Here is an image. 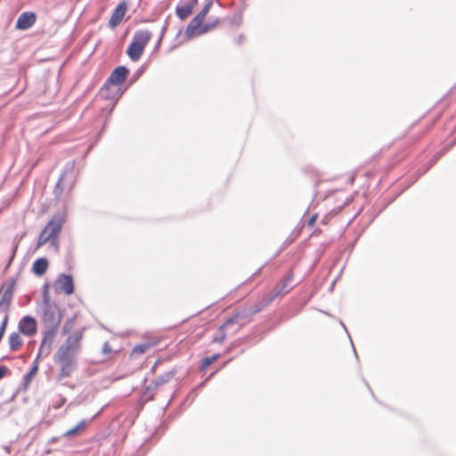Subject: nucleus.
<instances>
[{"label": "nucleus", "mask_w": 456, "mask_h": 456, "mask_svg": "<svg viewBox=\"0 0 456 456\" xmlns=\"http://www.w3.org/2000/svg\"><path fill=\"white\" fill-rule=\"evenodd\" d=\"M78 352L69 349L66 346H60L53 355V362L59 365L58 379L69 378L77 369Z\"/></svg>", "instance_id": "f257e3e1"}, {"label": "nucleus", "mask_w": 456, "mask_h": 456, "mask_svg": "<svg viewBox=\"0 0 456 456\" xmlns=\"http://www.w3.org/2000/svg\"><path fill=\"white\" fill-rule=\"evenodd\" d=\"M62 315L56 304H48L45 300V306H42L41 320L44 326L43 334L49 337H55L58 333Z\"/></svg>", "instance_id": "f03ea898"}, {"label": "nucleus", "mask_w": 456, "mask_h": 456, "mask_svg": "<svg viewBox=\"0 0 456 456\" xmlns=\"http://www.w3.org/2000/svg\"><path fill=\"white\" fill-rule=\"evenodd\" d=\"M151 37L152 34L148 29H139L134 32L126 51L132 61H137L141 58Z\"/></svg>", "instance_id": "7ed1b4c3"}, {"label": "nucleus", "mask_w": 456, "mask_h": 456, "mask_svg": "<svg viewBox=\"0 0 456 456\" xmlns=\"http://www.w3.org/2000/svg\"><path fill=\"white\" fill-rule=\"evenodd\" d=\"M129 75V69L126 66H118L116 67L102 86L100 90V94L104 99H114L116 94H111L110 89L111 86H118L122 85L127 78Z\"/></svg>", "instance_id": "20e7f679"}, {"label": "nucleus", "mask_w": 456, "mask_h": 456, "mask_svg": "<svg viewBox=\"0 0 456 456\" xmlns=\"http://www.w3.org/2000/svg\"><path fill=\"white\" fill-rule=\"evenodd\" d=\"M211 5L212 1H208L201 9V11L198 12L195 15V17L190 21L184 33L187 38H192L195 37V28L200 27V24L203 22L206 15L209 12Z\"/></svg>", "instance_id": "39448f33"}, {"label": "nucleus", "mask_w": 456, "mask_h": 456, "mask_svg": "<svg viewBox=\"0 0 456 456\" xmlns=\"http://www.w3.org/2000/svg\"><path fill=\"white\" fill-rule=\"evenodd\" d=\"M37 331V320L31 315L23 316L18 323V332L27 337H33Z\"/></svg>", "instance_id": "423d86ee"}, {"label": "nucleus", "mask_w": 456, "mask_h": 456, "mask_svg": "<svg viewBox=\"0 0 456 456\" xmlns=\"http://www.w3.org/2000/svg\"><path fill=\"white\" fill-rule=\"evenodd\" d=\"M55 288L59 291H62L65 295L69 296L74 293L75 285L71 274L60 273L55 281Z\"/></svg>", "instance_id": "0eeeda50"}, {"label": "nucleus", "mask_w": 456, "mask_h": 456, "mask_svg": "<svg viewBox=\"0 0 456 456\" xmlns=\"http://www.w3.org/2000/svg\"><path fill=\"white\" fill-rule=\"evenodd\" d=\"M294 273L291 270L288 271L284 278L279 282L273 290L272 291V296L275 298L279 296L285 295L290 291L293 286L290 285V282L293 281Z\"/></svg>", "instance_id": "6e6552de"}, {"label": "nucleus", "mask_w": 456, "mask_h": 456, "mask_svg": "<svg viewBox=\"0 0 456 456\" xmlns=\"http://www.w3.org/2000/svg\"><path fill=\"white\" fill-rule=\"evenodd\" d=\"M126 10H127V3L126 1L120 2L115 7V9L113 10V12L111 13V16L109 20V27L111 28L118 27L121 23V21L126 14Z\"/></svg>", "instance_id": "1a4fd4ad"}, {"label": "nucleus", "mask_w": 456, "mask_h": 456, "mask_svg": "<svg viewBox=\"0 0 456 456\" xmlns=\"http://www.w3.org/2000/svg\"><path fill=\"white\" fill-rule=\"evenodd\" d=\"M74 162H67L61 170V173L60 174L59 179L56 183V185L53 189V194L56 197H59L61 195L63 191V188L61 187V183L65 181V179L68 176L72 177L73 171H74Z\"/></svg>", "instance_id": "9d476101"}, {"label": "nucleus", "mask_w": 456, "mask_h": 456, "mask_svg": "<svg viewBox=\"0 0 456 456\" xmlns=\"http://www.w3.org/2000/svg\"><path fill=\"white\" fill-rule=\"evenodd\" d=\"M103 409H104V407L100 409L89 420L82 419L74 428L67 430L63 434V436H65V437L76 436L81 434L82 432H84L86 430L87 425L90 422H92L93 420H94L95 419H97L102 414Z\"/></svg>", "instance_id": "9b49d317"}, {"label": "nucleus", "mask_w": 456, "mask_h": 456, "mask_svg": "<svg viewBox=\"0 0 456 456\" xmlns=\"http://www.w3.org/2000/svg\"><path fill=\"white\" fill-rule=\"evenodd\" d=\"M175 373L176 370L173 369L172 370L158 376L149 386L146 387L144 395H147L150 391L157 389L159 387L168 383L175 377Z\"/></svg>", "instance_id": "f8f14e48"}, {"label": "nucleus", "mask_w": 456, "mask_h": 456, "mask_svg": "<svg viewBox=\"0 0 456 456\" xmlns=\"http://www.w3.org/2000/svg\"><path fill=\"white\" fill-rule=\"evenodd\" d=\"M198 0H181L175 8V13L181 20L186 19L197 4Z\"/></svg>", "instance_id": "ddd939ff"}, {"label": "nucleus", "mask_w": 456, "mask_h": 456, "mask_svg": "<svg viewBox=\"0 0 456 456\" xmlns=\"http://www.w3.org/2000/svg\"><path fill=\"white\" fill-rule=\"evenodd\" d=\"M37 20V16L32 12H24L17 19L15 28L19 30H26L32 27Z\"/></svg>", "instance_id": "4468645a"}, {"label": "nucleus", "mask_w": 456, "mask_h": 456, "mask_svg": "<svg viewBox=\"0 0 456 456\" xmlns=\"http://www.w3.org/2000/svg\"><path fill=\"white\" fill-rule=\"evenodd\" d=\"M64 219L62 216L56 215L54 216L47 224V225L45 227L44 230L46 231V232L53 239L55 240L57 235L61 230V227L63 225Z\"/></svg>", "instance_id": "2eb2a0df"}, {"label": "nucleus", "mask_w": 456, "mask_h": 456, "mask_svg": "<svg viewBox=\"0 0 456 456\" xmlns=\"http://www.w3.org/2000/svg\"><path fill=\"white\" fill-rule=\"evenodd\" d=\"M54 338L55 337H49L43 334V339L38 349L37 358L47 357L50 354Z\"/></svg>", "instance_id": "dca6fc26"}, {"label": "nucleus", "mask_w": 456, "mask_h": 456, "mask_svg": "<svg viewBox=\"0 0 456 456\" xmlns=\"http://www.w3.org/2000/svg\"><path fill=\"white\" fill-rule=\"evenodd\" d=\"M82 338L81 332H75L72 335H69L66 340L61 346H66L69 349L78 352L80 348V340Z\"/></svg>", "instance_id": "f3484780"}, {"label": "nucleus", "mask_w": 456, "mask_h": 456, "mask_svg": "<svg viewBox=\"0 0 456 456\" xmlns=\"http://www.w3.org/2000/svg\"><path fill=\"white\" fill-rule=\"evenodd\" d=\"M48 260L46 257L37 258L32 265V272L37 276H42L48 268Z\"/></svg>", "instance_id": "a211bd4d"}, {"label": "nucleus", "mask_w": 456, "mask_h": 456, "mask_svg": "<svg viewBox=\"0 0 456 456\" xmlns=\"http://www.w3.org/2000/svg\"><path fill=\"white\" fill-rule=\"evenodd\" d=\"M234 318L237 319V324L239 327H242L251 321L252 314L248 308H244L234 314Z\"/></svg>", "instance_id": "6ab92c4d"}, {"label": "nucleus", "mask_w": 456, "mask_h": 456, "mask_svg": "<svg viewBox=\"0 0 456 456\" xmlns=\"http://www.w3.org/2000/svg\"><path fill=\"white\" fill-rule=\"evenodd\" d=\"M15 283L16 280L14 278L10 279L8 287L4 290L3 297L1 298L3 304L11 305L13 297Z\"/></svg>", "instance_id": "aec40b11"}, {"label": "nucleus", "mask_w": 456, "mask_h": 456, "mask_svg": "<svg viewBox=\"0 0 456 456\" xmlns=\"http://www.w3.org/2000/svg\"><path fill=\"white\" fill-rule=\"evenodd\" d=\"M273 299L274 297L270 295L267 298H265L250 306L248 309L252 316L265 309Z\"/></svg>", "instance_id": "412c9836"}, {"label": "nucleus", "mask_w": 456, "mask_h": 456, "mask_svg": "<svg viewBox=\"0 0 456 456\" xmlns=\"http://www.w3.org/2000/svg\"><path fill=\"white\" fill-rule=\"evenodd\" d=\"M217 23H218V20L217 19H216L215 20H209V21H208L206 23H203V22L200 23V27L195 28V37L196 36L203 35V34L210 31L214 28H216Z\"/></svg>", "instance_id": "4be33fe9"}, {"label": "nucleus", "mask_w": 456, "mask_h": 456, "mask_svg": "<svg viewBox=\"0 0 456 456\" xmlns=\"http://www.w3.org/2000/svg\"><path fill=\"white\" fill-rule=\"evenodd\" d=\"M20 332H12L9 335V346L12 352L17 351L22 346V339L20 337Z\"/></svg>", "instance_id": "5701e85b"}, {"label": "nucleus", "mask_w": 456, "mask_h": 456, "mask_svg": "<svg viewBox=\"0 0 456 456\" xmlns=\"http://www.w3.org/2000/svg\"><path fill=\"white\" fill-rule=\"evenodd\" d=\"M37 371H38V367H37L36 364H32L29 370L28 371V373H26L23 376L22 385L25 389L29 386L31 380L37 375Z\"/></svg>", "instance_id": "b1692460"}, {"label": "nucleus", "mask_w": 456, "mask_h": 456, "mask_svg": "<svg viewBox=\"0 0 456 456\" xmlns=\"http://www.w3.org/2000/svg\"><path fill=\"white\" fill-rule=\"evenodd\" d=\"M220 357L219 354H214L211 356H208L202 359L200 369L205 370L208 368L215 361H216Z\"/></svg>", "instance_id": "393cba45"}, {"label": "nucleus", "mask_w": 456, "mask_h": 456, "mask_svg": "<svg viewBox=\"0 0 456 456\" xmlns=\"http://www.w3.org/2000/svg\"><path fill=\"white\" fill-rule=\"evenodd\" d=\"M55 240H53L47 232L45 230H43L38 237V240H37V248H40L42 247L43 245H45L47 241H51V242H53Z\"/></svg>", "instance_id": "a878e982"}, {"label": "nucleus", "mask_w": 456, "mask_h": 456, "mask_svg": "<svg viewBox=\"0 0 456 456\" xmlns=\"http://www.w3.org/2000/svg\"><path fill=\"white\" fill-rule=\"evenodd\" d=\"M433 166H434L433 163H431L429 161V162L426 163L425 165H423L421 167H419L416 171V176L412 180V183H415L419 177H421L424 174H426Z\"/></svg>", "instance_id": "bb28decb"}, {"label": "nucleus", "mask_w": 456, "mask_h": 456, "mask_svg": "<svg viewBox=\"0 0 456 456\" xmlns=\"http://www.w3.org/2000/svg\"><path fill=\"white\" fill-rule=\"evenodd\" d=\"M433 166H434L433 163H431L429 161V162L426 163L425 165H423L421 167H419L416 171V176L412 180V183H415L419 177H421L424 174H426Z\"/></svg>", "instance_id": "cd10ccee"}, {"label": "nucleus", "mask_w": 456, "mask_h": 456, "mask_svg": "<svg viewBox=\"0 0 456 456\" xmlns=\"http://www.w3.org/2000/svg\"><path fill=\"white\" fill-rule=\"evenodd\" d=\"M224 328H223L221 325L219 326L216 334L212 338L213 343H223L226 338V334L224 331Z\"/></svg>", "instance_id": "c85d7f7f"}, {"label": "nucleus", "mask_w": 456, "mask_h": 456, "mask_svg": "<svg viewBox=\"0 0 456 456\" xmlns=\"http://www.w3.org/2000/svg\"><path fill=\"white\" fill-rule=\"evenodd\" d=\"M150 346H151L150 344H147V343L138 344L133 348L132 355L135 356V355L142 354L150 348Z\"/></svg>", "instance_id": "c756f323"}, {"label": "nucleus", "mask_w": 456, "mask_h": 456, "mask_svg": "<svg viewBox=\"0 0 456 456\" xmlns=\"http://www.w3.org/2000/svg\"><path fill=\"white\" fill-rule=\"evenodd\" d=\"M74 322H75V316L71 317V318H69L63 324L62 326V334L63 335H67L69 334L72 329H73V326H74Z\"/></svg>", "instance_id": "7c9ffc66"}, {"label": "nucleus", "mask_w": 456, "mask_h": 456, "mask_svg": "<svg viewBox=\"0 0 456 456\" xmlns=\"http://www.w3.org/2000/svg\"><path fill=\"white\" fill-rule=\"evenodd\" d=\"M454 144L452 143L451 145H448L446 147H444V149H442L440 151L436 152L433 157L432 159L429 160L431 163H433V165H435L436 163V161L447 151H449V149L451 147H452Z\"/></svg>", "instance_id": "2f4dec72"}, {"label": "nucleus", "mask_w": 456, "mask_h": 456, "mask_svg": "<svg viewBox=\"0 0 456 456\" xmlns=\"http://www.w3.org/2000/svg\"><path fill=\"white\" fill-rule=\"evenodd\" d=\"M237 324V319L234 318V314L226 319V321L221 325L223 328L226 329L231 325Z\"/></svg>", "instance_id": "473e14b6"}, {"label": "nucleus", "mask_w": 456, "mask_h": 456, "mask_svg": "<svg viewBox=\"0 0 456 456\" xmlns=\"http://www.w3.org/2000/svg\"><path fill=\"white\" fill-rule=\"evenodd\" d=\"M144 69L143 67L138 69L133 75V77L130 79V84H134L143 73Z\"/></svg>", "instance_id": "72a5a7b5"}, {"label": "nucleus", "mask_w": 456, "mask_h": 456, "mask_svg": "<svg viewBox=\"0 0 456 456\" xmlns=\"http://www.w3.org/2000/svg\"><path fill=\"white\" fill-rule=\"evenodd\" d=\"M47 289H48V284H45L44 285V291H43V302H42V306H45V300L47 298V302L48 304H52L51 303V299H50V297H49V294H48V291H47Z\"/></svg>", "instance_id": "f704fd0d"}, {"label": "nucleus", "mask_w": 456, "mask_h": 456, "mask_svg": "<svg viewBox=\"0 0 456 456\" xmlns=\"http://www.w3.org/2000/svg\"><path fill=\"white\" fill-rule=\"evenodd\" d=\"M10 374V370L8 367L0 364V380L4 379L6 375Z\"/></svg>", "instance_id": "c9c22d12"}, {"label": "nucleus", "mask_w": 456, "mask_h": 456, "mask_svg": "<svg viewBox=\"0 0 456 456\" xmlns=\"http://www.w3.org/2000/svg\"><path fill=\"white\" fill-rule=\"evenodd\" d=\"M16 250H17V245H14L13 248H12V254H11L9 259H8V263L6 265V268H8L11 265L12 262L13 261V258H14L15 254H16Z\"/></svg>", "instance_id": "e433bc0d"}, {"label": "nucleus", "mask_w": 456, "mask_h": 456, "mask_svg": "<svg viewBox=\"0 0 456 456\" xmlns=\"http://www.w3.org/2000/svg\"><path fill=\"white\" fill-rule=\"evenodd\" d=\"M196 397H197V388H193L187 395L186 401L191 400V403Z\"/></svg>", "instance_id": "4c0bfd02"}, {"label": "nucleus", "mask_w": 456, "mask_h": 456, "mask_svg": "<svg viewBox=\"0 0 456 456\" xmlns=\"http://www.w3.org/2000/svg\"><path fill=\"white\" fill-rule=\"evenodd\" d=\"M9 307H10V305L3 304L2 300H0V312H4V316L6 314L8 315Z\"/></svg>", "instance_id": "58836bf2"}, {"label": "nucleus", "mask_w": 456, "mask_h": 456, "mask_svg": "<svg viewBox=\"0 0 456 456\" xmlns=\"http://www.w3.org/2000/svg\"><path fill=\"white\" fill-rule=\"evenodd\" d=\"M168 28V18L166 19L164 25L161 28L160 36L161 37H164V35Z\"/></svg>", "instance_id": "ea45409f"}, {"label": "nucleus", "mask_w": 456, "mask_h": 456, "mask_svg": "<svg viewBox=\"0 0 456 456\" xmlns=\"http://www.w3.org/2000/svg\"><path fill=\"white\" fill-rule=\"evenodd\" d=\"M341 325L343 326L344 330L346 331V333H347L348 337H350V335H349V333H348V331H347V329L346 328V326L344 325V323H343V322H341ZM350 341H351V344H352V347H353V350H354V355H355V357H356V358H358V355H357V353H356V350H355V348H354V344H353L352 339H350Z\"/></svg>", "instance_id": "a19ab883"}, {"label": "nucleus", "mask_w": 456, "mask_h": 456, "mask_svg": "<svg viewBox=\"0 0 456 456\" xmlns=\"http://www.w3.org/2000/svg\"><path fill=\"white\" fill-rule=\"evenodd\" d=\"M102 352H103L104 354H107V353H110V352H111L110 346H109V344H108L107 342L103 345Z\"/></svg>", "instance_id": "79ce46f5"}, {"label": "nucleus", "mask_w": 456, "mask_h": 456, "mask_svg": "<svg viewBox=\"0 0 456 456\" xmlns=\"http://www.w3.org/2000/svg\"><path fill=\"white\" fill-rule=\"evenodd\" d=\"M316 218H317V215H316V214H315V215H314V216H312L309 218V220H308V225H309V226H312V225L315 223Z\"/></svg>", "instance_id": "37998d69"}, {"label": "nucleus", "mask_w": 456, "mask_h": 456, "mask_svg": "<svg viewBox=\"0 0 456 456\" xmlns=\"http://www.w3.org/2000/svg\"><path fill=\"white\" fill-rule=\"evenodd\" d=\"M351 200H352V198H347V199L346 200V201L344 202V205L339 208V210H340L343 207L347 206V205L351 202Z\"/></svg>", "instance_id": "c03bdc74"}, {"label": "nucleus", "mask_w": 456, "mask_h": 456, "mask_svg": "<svg viewBox=\"0 0 456 456\" xmlns=\"http://www.w3.org/2000/svg\"><path fill=\"white\" fill-rule=\"evenodd\" d=\"M162 39H163V37H161V36H159V37L156 43V48L159 47V45H161Z\"/></svg>", "instance_id": "a18cd8bd"}, {"label": "nucleus", "mask_w": 456, "mask_h": 456, "mask_svg": "<svg viewBox=\"0 0 456 456\" xmlns=\"http://www.w3.org/2000/svg\"><path fill=\"white\" fill-rule=\"evenodd\" d=\"M243 39H244L243 35H240V36L238 37L237 43H238V44H240V43L243 41Z\"/></svg>", "instance_id": "49530a36"}, {"label": "nucleus", "mask_w": 456, "mask_h": 456, "mask_svg": "<svg viewBox=\"0 0 456 456\" xmlns=\"http://www.w3.org/2000/svg\"><path fill=\"white\" fill-rule=\"evenodd\" d=\"M39 359L40 358H37V356L32 364H36L37 367H38V361H39Z\"/></svg>", "instance_id": "de8ad7c7"}, {"label": "nucleus", "mask_w": 456, "mask_h": 456, "mask_svg": "<svg viewBox=\"0 0 456 456\" xmlns=\"http://www.w3.org/2000/svg\"><path fill=\"white\" fill-rule=\"evenodd\" d=\"M205 385V381H202L201 383H200L195 388H200L202 387L203 386Z\"/></svg>", "instance_id": "09e8293b"}, {"label": "nucleus", "mask_w": 456, "mask_h": 456, "mask_svg": "<svg viewBox=\"0 0 456 456\" xmlns=\"http://www.w3.org/2000/svg\"><path fill=\"white\" fill-rule=\"evenodd\" d=\"M395 200V198L391 199L386 205L384 208H386L388 204H390L391 202H393Z\"/></svg>", "instance_id": "8fccbe9b"}, {"label": "nucleus", "mask_w": 456, "mask_h": 456, "mask_svg": "<svg viewBox=\"0 0 456 456\" xmlns=\"http://www.w3.org/2000/svg\"><path fill=\"white\" fill-rule=\"evenodd\" d=\"M336 283V280L332 282V284L330 285V289H332L334 288V285Z\"/></svg>", "instance_id": "3c124183"}, {"label": "nucleus", "mask_w": 456, "mask_h": 456, "mask_svg": "<svg viewBox=\"0 0 456 456\" xmlns=\"http://www.w3.org/2000/svg\"><path fill=\"white\" fill-rule=\"evenodd\" d=\"M56 440H57V438L53 437V438L52 439V441H51V442H53H53H55Z\"/></svg>", "instance_id": "603ef678"}, {"label": "nucleus", "mask_w": 456, "mask_h": 456, "mask_svg": "<svg viewBox=\"0 0 456 456\" xmlns=\"http://www.w3.org/2000/svg\"><path fill=\"white\" fill-rule=\"evenodd\" d=\"M157 363H158V362L155 363V365H154V366H152V369H151L152 370L155 369V367H156Z\"/></svg>", "instance_id": "864d4df0"}]
</instances>
